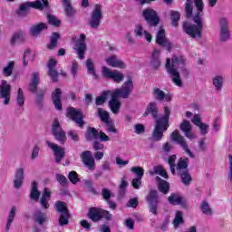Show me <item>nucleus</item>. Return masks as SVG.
I'll return each instance as SVG.
<instances>
[{
	"label": "nucleus",
	"mask_w": 232,
	"mask_h": 232,
	"mask_svg": "<svg viewBox=\"0 0 232 232\" xmlns=\"http://www.w3.org/2000/svg\"><path fill=\"white\" fill-rule=\"evenodd\" d=\"M24 43V32L18 31L14 33V34L11 37L10 43L12 46H14L15 43Z\"/></svg>",
	"instance_id": "obj_38"
},
{
	"label": "nucleus",
	"mask_w": 232,
	"mask_h": 232,
	"mask_svg": "<svg viewBox=\"0 0 232 232\" xmlns=\"http://www.w3.org/2000/svg\"><path fill=\"white\" fill-rule=\"evenodd\" d=\"M39 72H34L32 73V80L31 82L29 83V92L31 93H37V88H39Z\"/></svg>",
	"instance_id": "obj_30"
},
{
	"label": "nucleus",
	"mask_w": 232,
	"mask_h": 232,
	"mask_svg": "<svg viewBox=\"0 0 232 232\" xmlns=\"http://www.w3.org/2000/svg\"><path fill=\"white\" fill-rule=\"evenodd\" d=\"M228 168H229V172H228V180L232 182V155H228Z\"/></svg>",
	"instance_id": "obj_64"
},
{
	"label": "nucleus",
	"mask_w": 232,
	"mask_h": 232,
	"mask_svg": "<svg viewBox=\"0 0 232 232\" xmlns=\"http://www.w3.org/2000/svg\"><path fill=\"white\" fill-rule=\"evenodd\" d=\"M156 43L163 48H167L168 52H171L172 44L169 40L166 38V31L160 27V30L156 34Z\"/></svg>",
	"instance_id": "obj_17"
},
{
	"label": "nucleus",
	"mask_w": 232,
	"mask_h": 232,
	"mask_svg": "<svg viewBox=\"0 0 232 232\" xmlns=\"http://www.w3.org/2000/svg\"><path fill=\"white\" fill-rule=\"evenodd\" d=\"M168 200L172 206H182V208L188 209L186 198H182L179 193H171Z\"/></svg>",
	"instance_id": "obj_23"
},
{
	"label": "nucleus",
	"mask_w": 232,
	"mask_h": 232,
	"mask_svg": "<svg viewBox=\"0 0 232 232\" xmlns=\"http://www.w3.org/2000/svg\"><path fill=\"white\" fill-rule=\"evenodd\" d=\"M148 115H151L153 119H155V122L159 118V107L157 106V102H151L147 105L143 117H148Z\"/></svg>",
	"instance_id": "obj_24"
},
{
	"label": "nucleus",
	"mask_w": 232,
	"mask_h": 232,
	"mask_svg": "<svg viewBox=\"0 0 232 232\" xmlns=\"http://www.w3.org/2000/svg\"><path fill=\"white\" fill-rule=\"evenodd\" d=\"M63 97V91L61 88H56L51 94V100L53 104H54L55 110H58V111H61L63 110V102H61V99Z\"/></svg>",
	"instance_id": "obj_21"
},
{
	"label": "nucleus",
	"mask_w": 232,
	"mask_h": 232,
	"mask_svg": "<svg viewBox=\"0 0 232 232\" xmlns=\"http://www.w3.org/2000/svg\"><path fill=\"white\" fill-rule=\"evenodd\" d=\"M170 139L173 142H177V144H179L184 151L190 157V159H195V154L191 152V150L188 147V143L186 142V140L184 139V136L180 135V132H179L178 130H175L171 135Z\"/></svg>",
	"instance_id": "obj_10"
},
{
	"label": "nucleus",
	"mask_w": 232,
	"mask_h": 232,
	"mask_svg": "<svg viewBox=\"0 0 232 232\" xmlns=\"http://www.w3.org/2000/svg\"><path fill=\"white\" fill-rule=\"evenodd\" d=\"M102 20V5L97 4L94 5L93 10L91 13V19L89 24L91 28L97 30L101 26V21Z\"/></svg>",
	"instance_id": "obj_9"
},
{
	"label": "nucleus",
	"mask_w": 232,
	"mask_h": 232,
	"mask_svg": "<svg viewBox=\"0 0 232 232\" xmlns=\"http://www.w3.org/2000/svg\"><path fill=\"white\" fill-rule=\"evenodd\" d=\"M142 17L149 26H159L160 24V16H159V13L150 7L142 11Z\"/></svg>",
	"instance_id": "obj_8"
},
{
	"label": "nucleus",
	"mask_w": 232,
	"mask_h": 232,
	"mask_svg": "<svg viewBox=\"0 0 232 232\" xmlns=\"http://www.w3.org/2000/svg\"><path fill=\"white\" fill-rule=\"evenodd\" d=\"M185 14L187 19L193 17V0H187L185 5Z\"/></svg>",
	"instance_id": "obj_46"
},
{
	"label": "nucleus",
	"mask_w": 232,
	"mask_h": 232,
	"mask_svg": "<svg viewBox=\"0 0 232 232\" xmlns=\"http://www.w3.org/2000/svg\"><path fill=\"white\" fill-rule=\"evenodd\" d=\"M172 224H173L175 229H179V227L180 226H182V224H184V214L182 213V211L178 210L176 212V215H175Z\"/></svg>",
	"instance_id": "obj_39"
},
{
	"label": "nucleus",
	"mask_w": 232,
	"mask_h": 232,
	"mask_svg": "<svg viewBox=\"0 0 232 232\" xmlns=\"http://www.w3.org/2000/svg\"><path fill=\"white\" fill-rule=\"evenodd\" d=\"M130 171L136 175V179H142L144 177V169L142 167H132Z\"/></svg>",
	"instance_id": "obj_54"
},
{
	"label": "nucleus",
	"mask_w": 232,
	"mask_h": 232,
	"mask_svg": "<svg viewBox=\"0 0 232 232\" xmlns=\"http://www.w3.org/2000/svg\"><path fill=\"white\" fill-rule=\"evenodd\" d=\"M105 62L109 66H111L112 68H120L121 70L126 68V63H124V62L121 60L117 55H112L106 58Z\"/></svg>",
	"instance_id": "obj_26"
},
{
	"label": "nucleus",
	"mask_w": 232,
	"mask_h": 232,
	"mask_svg": "<svg viewBox=\"0 0 232 232\" xmlns=\"http://www.w3.org/2000/svg\"><path fill=\"white\" fill-rule=\"evenodd\" d=\"M68 179L72 184H77V182H79V175L75 171H71L68 175Z\"/></svg>",
	"instance_id": "obj_57"
},
{
	"label": "nucleus",
	"mask_w": 232,
	"mask_h": 232,
	"mask_svg": "<svg viewBox=\"0 0 232 232\" xmlns=\"http://www.w3.org/2000/svg\"><path fill=\"white\" fill-rule=\"evenodd\" d=\"M150 64L156 70L160 66V51L157 49L153 51L151 54Z\"/></svg>",
	"instance_id": "obj_35"
},
{
	"label": "nucleus",
	"mask_w": 232,
	"mask_h": 232,
	"mask_svg": "<svg viewBox=\"0 0 232 232\" xmlns=\"http://www.w3.org/2000/svg\"><path fill=\"white\" fill-rule=\"evenodd\" d=\"M82 162H83L84 166H86L90 171H94L95 169V159L92 155V151L84 150L80 155Z\"/></svg>",
	"instance_id": "obj_19"
},
{
	"label": "nucleus",
	"mask_w": 232,
	"mask_h": 232,
	"mask_svg": "<svg viewBox=\"0 0 232 232\" xmlns=\"http://www.w3.org/2000/svg\"><path fill=\"white\" fill-rule=\"evenodd\" d=\"M46 145L53 151L55 157V163L61 164V160L64 159L65 155L64 148L59 147V145L53 143L50 140L46 141Z\"/></svg>",
	"instance_id": "obj_18"
},
{
	"label": "nucleus",
	"mask_w": 232,
	"mask_h": 232,
	"mask_svg": "<svg viewBox=\"0 0 232 232\" xmlns=\"http://www.w3.org/2000/svg\"><path fill=\"white\" fill-rule=\"evenodd\" d=\"M169 15L172 26H175L177 28V26H179V21H180V12L171 10L169 12Z\"/></svg>",
	"instance_id": "obj_43"
},
{
	"label": "nucleus",
	"mask_w": 232,
	"mask_h": 232,
	"mask_svg": "<svg viewBox=\"0 0 232 232\" xmlns=\"http://www.w3.org/2000/svg\"><path fill=\"white\" fill-rule=\"evenodd\" d=\"M164 169L162 165L155 166L153 167L152 170H149V174L150 177H153V175H160V173Z\"/></svg>",
	"instance_id": "obj_58"
},
{
	"label": "nucleus",
	"mask_w": 232,
	"mask_h": 232,
	"mask_svg": "<svg viewBox=\"0 0 232 232\" xmlns=\"http://www.w3.org/2000/svg\"><path fill=\"white\" fill-rule=\"evenodd\" d=\"M85 139L87 142H92V140H99V130L95 127H88L85 133Z\"/></svg>",
	"instance_id": "obj_31"
},
{
	"label": "nucleus",
	"mask_w": 232,
	"mask_h": 232,
	"mask_svg": "<svg viewBox=\"0 0 232 232\" xmlns=\"http://www.w3.org/2000/svg\"><path fill=\"white\" fill-rule=\"evenodd\" d=\"M92 148L95 151H99V150H104V144L101 143V141L94 140L92 143Z\"/></svg>",
	"instance_id": "obj_63"
},
{
	"label": "nucleus",
	"mask_w": 232,
	"mask_h": 232,
	"mask_svg": "<svg viewBox=\"0 0 232 232\" xmlns=\"http://www.w3.org/2000/svg\"><path fill=\"white\" fill-rule=\"evenodd\" d=\"M56 180L61 184V186H66V184H68V179H66L63 174H56Z\"/></svg>",
	"instance_id": "obj_60"
},
{
	"label": "nucleus",
	"mask_w": 232,
	"mask_h": 232,
	"mask_svg": "<svg viewBox=\"0 0 232 232\" xmlns=\"http://www.w3.org/2000/svg\"><path fill=\"white\" fill-rule=\"evenodd\" d=\"M45 30H48V24H46V23L41 22L32 25L29 29V34H31L33 37H38L41 32H44Z\"/></svg>",
	"instance_id": "obj_27"
},
{
	"label": "nucleus",
	"mask_w": 232,
	"mask_h": 232,
	"mask_svg": "<svg viewBox=\"0 0 232 232\" xmlns=\"http://www.w3.org/2000/svg\"><path fill=\"white\" fill-rule=\"evenodd\" d=\"M179 130L183 131L185 137L188 139H195V135L191 133L192 127L189 121L184 120L179 126Z\"/></svg>",
	"instance_id": "obj_28"
},
{
	"label": "nucleus",
	"mask_w": 232,
	"mask_h": 232,
	"mask_svg": "<svg viewBox=\"0 0 232 232\" xmlns=\"http://www.w3.org/2000/svg\"><path fill=\"white\" fill-rule=\"evenodd\" d=\"M152 94L155 99L160 102L164 101V98L166 97V92H164V91L160 90V88H154L152 91Z\"/></svg>",
	"instance_id": "obj_51"
},
{
	"label": "nucleus",
	"mask_w": 232,
	"mask_h": 232,
	"mask_svg": "<svg viewBox=\"0 0 232 232\" xmlns=\"http://www.w3.org/2000/svg\"><path fill=\"white\" fill-rule=\"evenodd\" d=\"M131 92H133V80H131V78L126 81L121 88L113 91V92L121 97V99H128Z\"/></svg>",
	"instance_id": "obj_16"
},
{
	"label": "nucleus",
	"mask_w": 232,
	"mask_h": 232,
	"mask_svg": "<svg viewBox=\"0 0 232 232\" xmlns=\"http://www.w3.org/2000/svg\"><path fill=\"white\" fill-rule=\"evenodd\" d=\"M47 23L52 26H55V28H59V26H61V20L57 19L55 15H52L50 14H47Z\"/></svg>",
	"instance_id": "obj_50"
},
{
	"label": "nucleus",
	"mask_w": 232,
	"mask_h": 232,
	"mask_svg": "<svg viewBox=\"0 0 232 232\" xmlns=\"http://www.w3.org/2000/svg\"><path fill=\"white\" fill-rule=\"evenodd\" d=\"M86 68H87L88 73L92 75L94 79H97V73L95 72V65L93 64V62L92 61V59H88L86 61Z\"/></svg>",
	"instance_id": "obj_49"
},
{
	"label": "nucleus",
	"mask_w": 232,
	"mask_h": 232,
	"mask_svg": "<svg viewBox=\"0 0 232 232\" xmlns=\"http://www.w3.org/2000/svg\"><path fill=\"white\" fill-rule=\"evenodd\" d=\"M194 5L197 8V13L193 17L195 25L188 22L183 23V30L187 33L188 35H190L192 39L198 37L199 39L202 38V17L204 15V2L202 0H194Z\"/></svg>",
	"instance_id": "obj_1"
},
{
	"label": "nucleus",
	"mask_w": 232,
	"mask_h": 232,
	"mask_svg": "<svg viewBox=\"0 0 232 232\" xmlns=\"http://www.w3.org/2000/svg\"><path fill=\"white\" fill-rule=\"evenodd\" d=\"M134 34L136 37H142L144 34V28L142 27V24H137L134 28Z\"/></svg>",
	"instance_id": "obj_56"
},
{
	"label": "nucleus",
	"mask_w": 232,
	"mask_h": 232,
	"mask_svg": "<svg viewBox=\"0 0 232 232\" xmlns=\"http://www.w3.org/2000/svg\"><path fill=\"white\" fill-rule=\"evenodd\" d=\"M30 8H34L35 10H44V8H50V3L48 0H36L34 2H25L22 4L19 9L16 11L17 15L20 17H24L28 15Z\"/></svg>",
	"instance_id": "obj_4"
},
{
	"label": "nucleus",
	"mask_w": 232,
	"mask_h": 232,
	"mask_svg": "<svg viewBox=\"0 0 232 232\" xmlns=\"http://www.w3.org/2000/svg\"><path fill=\"white\" fill-rule=\"evenodd\" d=\"M15 211H17V208L15 207H13L9 212L8 218H7V224L5 227L6 231L10 230L12 222H14V218H15Z\"/></svg>",
	"instance_id": "obj_47"
},
{
	"label": "nucleus",
	"mask_w": 232,
	"mask_h": 232,
	"mask_svg": "<svg viewBox=\"0 0 232 232\" xmlns=\"http://www.w3.org/2000/svg\"><path fill=\"white\" fill-rule=\"evenodd\" d=\"M36 104L39 108H43L44 104V91L43 89H40L36 94Z\"/></svg>",
	"instance_id": "obj_53"
},
{
	"label": "nucleus",
	"mask_w": 232,
	"mask_h": 232,
	"mask_svg": "<svg viewBox=\"0 0 232 232\" xmlns=\"http://www.w3.org/2000/svg\"><path fill=\"white\" fill-rule=\"evenodd\" d=\"M31 186H32V188L30 193V198L31 200H34V202H38L39 197H41V192L38 189L37 182L33 181Z\"/></svg>",
	"instance_id": "obj_36"
},
{
	"label": "nucleus",
	"mask_w": 232,
	"mask_h": 232,
	"mask_svg": "<svg viewBox=\"0 0 232 232\" xmlns=\"http://www.w3.org/2000/svg\"><path fill=\"white\" fill-rule=\"evenodd\" d=\"M64 12L67 17H73L75 15V9L72 6L70 0H63Z\"/></svg>",
	"instance_id": "obj_37"
},
{
	"label": "nucleus",
	"mask_w": 232,
	"mask_h": 232,
	"mask_svg": "<svg viewBox=\"0 0 232 232\" xmlns=\"http://www.w3.org/2000/svg\"><path fill=\"white\" fill-rule=\"evenodd\" d=\"M15 63L14 61H11L8 63L7 66H5L3 70V73L4 75H5V77H10V75H12V73H14V66Z\"/></svg>",
	"instance_id": "obj_52"
},
{
	"label": "nucleus",
	"mask_w": 232,
	"mask_h": 232,
	"mask_svg": "<svg viewBox=\"0 0 232 232\" xmlns=\"http://www.w3.org/2000/svg\"><path fill=\"white\" fill-rule=\"evenodd\" d=\"M110 95H111V91H104L102 92V94L95 100L96 106H102V104L108 101V97H110Z\"/></svg>",
	"instance_id": "obj_40"
},
{
	"label": "nucleus",
	"mask_w": 232,
	"mask_h": 232,
	"mask_svg": "<svg viewBox=\"0 0 232 232\" xmlns=\"http://www.w3.org/2000/svg\"><path fill=\"white\" fill-rule=\"evenodd\" d=\"M188 164H189L188 158H180L176 165L177 172L182 173L183 171H188Z\"/></svg>",
	"instance_id": "obj_33"
},
{
	"label": "nucleus",
	"mask_w": 232,
	"mask_h": 232,
	"mask_svg": "<svg viewBox=\"0 0 232 232\" xmlns=\"http://www.w3.org/2000/svg\"><path fill=\"white\" fill-rule=\"evenodd\" d=\"M16 102L18 106H24V92H23V89L21 88L17 92Z\"/></svg>",
	"instance_id": "obj_55"
},
{
	"label": "nucleus",
	"mask_w": 232,
	"mask_h": 232,
	"mask_svg": "<svg viewBox=\"0 0 232 232\" xmlns=\"http://www.w3.org/2000/svg\"><path fill=\"white\" fill-rule=\"evenodd\" d=\"M52 133L56 140L60 142V144H64L66 142V132L63 130L59 120L55 119L52 125Z\"/></svg>",
	"instance_id": "obj_11"
},
{
	"label": "nucleus",
	"mask_w": 232,
	"mask_h": 232,
	"mask_svg": "<svg viewBox=\"0 0 232 232\" xmlns=\"http://www.w3.org/2000/svg\"><path fill=\"white\" fill-rule=\"evenodd\" d=\"M220 24V41L221 43H226L231 39V32L227 28V20L226 18H221L219 20Z\"/></svg>",
	"instance_id": "obj_20"
},
{
	"label": "nucleus",
	"mask_w": 232,
	"mask_h": 232,
	"mask_svg": "<svg viewBox=\"0 0 232 232\" xmlns=\"http://www.w3.org/2000/svg\"><path fill=\"white\" fill-rule=\"evenodd\" d=\"M156 180L159 182L158 184V189L160 191V193H163L164 195H168L169 192V183L162 179L160 177H156Z\"/></svg>",
	"instance_id": "obj_32"
},
{
	"label": "nucleus",
	"mask_w": 232,
	"mask_h": 232,
	"mask_svg": "<svg viewBox=\"0 0 232 232\" xmlns=\"http://www.w3.org/2000/svg\"><path fill=\"white\" fill-rule=\"evenodd\" d=\"M171 111L169 107L164 108V115L157 120L155 128L151 134L152 140L159 142V140H162V137H164V131L168 130L169 128V115Z\"/></svg>",
	"instance_id": "obj_3"
},
{
	"label": "nucleus",
	"mask_w": 232,
	"mask_h": 232,
	"mask_svg": "<svg viewBox=\"0 0 232 232\" xmlns=\"http://www.w3.org/2000/svg\"><path fill=\"white\" fill-rule=\"evenodd\" d=\"M182 64L184 66L186 64V58L184 56H173L172 57V63L169 58H167L165 68L170 75V78L172 79V82L176 84V86H182V80L180 79V73L177 70L179 68V65Z\"/></svg>",
	"instance_id": "obj_2"
},
{
	"label": "nucleus",
	"mask_w": 232,
	"mask_h": 232,
	"mask_svg": "<svg viewBox=\"0 0 232 232\" xmlns=\"http://www.w3.org/2000/svg\"><path fill=\"white\" fill-rule=\"evenodd\" d=\"M48 220V218H46V214L42 211H36L34 213V222H37L39 226H43L44 222Z\"/></svg>",
	"instance_id": "obj_44"
},
{
	"label": "nucleus",
	"mask_w": 232,
	"mask_h": 232,
	"mask_svg": "<svg viewBox=\"0 0 232 232\" xmlns=\"http://www.w3.org/2000/svg\"><path fill=\"white\" fill-rule=\"evenodd\" d=\"M23 182H24V169L23 168H19L15 171L14 186L16 189H19L21 186H23Z\"/></svg>",
	"instance_id": "obj_29"
},
{
	"label": "nucleus",
	"mask_w": 232,
	"mask_h": 232,
	"mask_svg": "<svg viewBox=\"0 0 232 232\" xmlns=\"http://www.w3.org/2000/svg\"><path fill=\"white\" fill-rule=\"evenodd\" d=\"M67 117H69V119H72L73 122H76L79 128L84 127V114H82V110H77L73 107H70L67 110Z\"/></svg>",
	"instance_id": "obj_12"
},
{
	"label": "nucleus",
	"mask_w": 232,
	"mask_h": 232,
	"mask_svg": "<svg viewBox=\"0 0 232 232\" xmlns=\"http://www.w3.org/2000/svg\"><path fill=\"white\" fill-rule=\"evenodd\" d=\"M131 186L134 189H139L142 186V178H134L131 181Z\"/></svg>",
	"instance_id": "obj_59"
},
{
	"label": "nucleus",
	"mask_w": 232,
	"mask_h": 232,
	"mask_svg": "<svg viewBox=\"0 0 232 232\" xmlns=\"http://www.w3.org/2000/svg\"><path fill=\"white\" fill-rule=\"evenodd\" d=\"M67 135L68 137H71L72 140L74 142H79V134H77V130H69Z\"/></svg>",
	"instance_id": "obj_61"
},
{
	"label": "nucleus",
	"mask_w": 232,
	"mask_h": 232,
	"mask_svg": "<svg viewBox=\"0 0 232 232\" xmlns=\"http://www.w3.org/2000/svg\"><path fill=\"white\" fill-rule=\"evenodd\" d=\"M87 217L90 218V220H92V222L95 223L101 222L102 218L106 219L107 222H110L111 218H113V216L110 214V211L95 207L89 208Z\"/></svg>",
	"instance_id": "obj_5"
},
{
	"label": "nucleus",
	"mask_w": 232,
	"mask_h": 232,
	"mask_svg": "<svg viewBox=\"0 0 232 232\" xmlns=\"http://www.w3.org/2000/svg\"><path fill=\"white\" fill-rule=\"evenodd\" d=\"M72 43H74L73 50H75L79 59H84V53H86V34H81L80 38L73 35L72 37Z\"/></svg>",
	"instance_id": "obj_7"
},
{
	"label": "nucleus",
	"mask_w": 232,
	"mask_h": 232,
	"mask_svg": "<svg viewBox=\"0 0 232 232\" xmlns=\"http://www.w3.org/2000/svg\"><path fill=\"white\" fill-rule=\"evenodd\" d=\"M59 39H61V34L53 33L50 37V43L47 44L48 50H55V47L59 45Z\"/></svg>",
	"instance_id": "obj_34"
},
{
	"label": "nucleus",
	"mask_w": 232,
	"mask_h": 232,
	"mask_svg": "<svg viewBox=\"0 0 232 232\" xmlns=\"http://www.w3.org/2000/svg\"><path fill=\"white\" fill-rule=\"evenodd\" d=\"M55 66H57V62L55 61V59L49 60L47 63L48 76L52 78L53 82H57L59 81L57 79L59 77V72H57Z\"/></svg>",
	"instance_id": "obj_25"
},
{
	"label": "nucleus",
	"mask_w": 232,
	"mask_h": 232,
	"mask_svg": "<svg viewBox=\"0 0 232 232\" xmlns=\"http://www.w3.org/2000/svg\"><path fill=\"white\" fill-rule=\"evenodd\" d=\"M179 177H180L181 181L185 186H189L191 184V175L189 174L188 170H184L183 172H179L178 173Z\"/></svg>",
	"instance_id": "obj_42"
},
{
	"label": "nucleus",
	"mask_w": 232,
	"mask_h": 232,
	"mask_svg": "<svg viewBox=\"0 0 232 232\" xmlns=\"http://www.w3.org/2000/svg\"><path fill=\"white\" fill-rule=\"evenodd\" d=\"M126 188H128V181L121 179L120 185V195H124L126 193Z\"/></svg>",
	"instance_id": "obj_62"
},
{
	"label": "nucleus",
	"mask_w": 232,
	"mask_h": 232,
	"mask_svg": "<svg viewBox=\"0 0 232 232\" xmlns=\"http://www.w3.org/2000/svg\"><path fill=\"white\" fill-rule=\"evenodd\" d=\"M102 76L105 79H111L114 82H122L124 81V74L117 70L111 71L108 67H102Z\"/></svg>",
	"instance_id": "obj_15"
},
{
	"label": "nucleus",
	"mask_w": 232,
	"mask_h": 232,
	"mask_svg": "<svg viewBox=\"0 0 232 232\" xmlns=\"http://www.w3.org/2000/svg\"><path fill=\"white\" fill-rule=\"evenodd\" d=\"M54 209L60 213L58 218L59 226H68V224H70V210H68L66 202L56 201L54 203Z\"/></svg>",
	"instance_id": "obj_6"
},
{
	"label": "nucleus",
	"mask_w": 232,
	"mask_h": 232,
	"mask_svg": "<svg viewBox=\"0 0 232 232\" xmlns=\"http://www.w3.org/2000/svg\"><path fill=\"white\" fill-rule=\"evenodd\" d=\"M111 100L109 101V108L115 115L121 111V101H119L120 95L116 94L114 92H111Z\"/></svg>",
	"instance_id": "obj_22"
},
{
	"label": "nucleus",
	"mask_w": 232,
	"mask_h": 232,
	"mask_svg": "<svg viewBox=\"0 0 232 232\" xmlns=\"http://www.w3.org/2000/svg\"><path fill=\"white\" fill-rule=\"evenodd\" d=\"M213 85L215 86L217 92H220L222 90V86H224V76L217 75L213 79Z\"/></svg>",
	"instance_id": "obj_45"
},
{
	"label": "nucleus",
	"mask_w": 232,
	"mask_h": 232,
	"mask_svg": "<svg viewBox=\"0 0 232 232\" xmlns=\"http://www.w3.org/2000/svg\"><path fill=\"white\" fill-rule=\"evenodd\" d=\"M146 200L149 203L150 212L152 213V215H158L159 193L157 190H150L149 195L146 197Z\"/></svg>",
	"instance_id": "obj_14"
},
{
	"label": "nucleus",
	"mask_w": 232,
	"mask_h": 232,
	"mask_svg": "<svg viewBox=\"0 0 232 232\" xmlns=\"http://www.w3.org/2000/svg\"><path fill=\"white\" fill-rule=\"evenodd\" d=\"M97 115L100 117L102 122H104V124H109L110 112H108V111H104L102 108L99 107L97 109Z\"/></svg>",
	"instance_id": "obj_41"
},
{
	"label": "nucleus",
	"mask_w": 232,
	"mask_h": 232,
	"mask_svg": "<svg viewBox=\"0 0 232 232\" xmlns=\"http://www.w3.org/2000/svg\"><path fill=\"white\" fill-rule=\"evenodd\" d=\"M199 208L202 211L203 215H213V210L211 209V208H209V203H208V201H202Z\"/></svg>",
	"instance_id": "obj_48"
},
{
	"label": "nucleus",
	"mask_w": 232,
	"mask_h": 232,
	"mask_svg": "<svg viewBox=\"0 0 232 232\" xmlns=\"http://www.w3.org/2000/svg\"><path fill=\"white\" fill-rule=\"evenodd\" d=\"M12 95V85L6 80H2L0 84V99H3L5 106L10 104V97Z\"/></svg>",
	"instance_id": "obj_13"
}]
</instances>
